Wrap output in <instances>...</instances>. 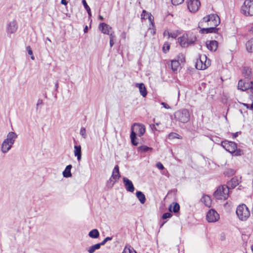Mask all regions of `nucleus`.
I'll return each mask as SVG.
<instances>
[{
  "mask_svg": "<svg viewBox=\"0 0 253 253\" xmlns=\"http://www.w3.org/2000/svg\"><path fill=\"white\" fill-rule=\"evenodd\" d=\"M220 22V18L216 14H211L202 19L199 27H207L201 29L202 33H215L217 30L216 27Z\"/></svg>",
  "mask_w": 253,
  "mask_h": 253,
  "instance_id": "1",
  "label": "nucleus"
},
{
  "mask_svg": "<svg viewBox=\"0 0 253 253\" xmlns=\"http://www.w3.org/2000/svg\"><path fill=\"white\" fill-rule=\"evenodd\" d=\"M221 146L227 151L234 156H241L243 154L241 150L237 149V144L234 142L225 140L221 142Z\"/></svg>",
  "mask_w": 253,
  "mask_h": 253,
  "instance_id": "2",
  "label": "nucleus"
},
{
  "mask_svg": "<svg viewBox=\"0 0 253 253\" xmlns=\"http://www.w3.org/2000/svg\"><path fill=\"white\" fill-rule=\"evenodd\" d=\"M229 187L226 185H220L218 187L213 193L214 198L217 200H225L229 196Z\"/></svg>",
  "mask_w": 253,
  "mask_h": 253,
  "instance_id": "3",
  "label": "nucleus"
},
{
  "mask_svg": "<svg viewBox=\"0 0 253 253\" xmlns=\"http://www.w3.org/2000/svg\"><path fill=\"white\" fill-rule=\"evenodd\" d=\"M174 117L176 121L185 124L190 120V116L187 109H182L174 113Z\"/></svg>",
  "mask_w": 253,
  "mask_h": 253,
  "instance_id": "4",
  "label": "nucleus"
},
{
  "mask_svg": "<svg viewBox=\"0 0 253 253\" xmlns=\"http://www.w3.org/2000/svg\"><path fill=\"white\" fill-rule=\"evenodd\" d=\"M236 212L239 219L242 221H246L250 216V211L245 204L239 205Z\"/></svg>",
  "mask_w": 253,
  "mask_h": 253,
  "instance_id": "5",
  "label": "nucleus"
},
{
  "mask_svg": "<svg viewBox=\"0 0 253 253\" xmlns=\"http://www.w3.org/2000/svg\"><path fill=\"white\" fill-rule=\"evenodd\" d=\"M241 11L246 16H253V0H245L241 6Z\"/></svg>",
  "mask_w": 253,
  "mask_h": 253,
  "instance_id": "6",
  "label": "nucleus"
},
{
  "mask_svg": "<svg viewBox=\"0 0 253 253\" xmlns=\"http://www.w3.org/2000/svg\"><path fill=\"white\" fill-rule=\"evenodd\" d=\"M121 177V174L119 171V167L118 165L115 166L114 167L112 175L107 181V186L108 188H111L115 183L119 180Z\"/></svg>",
  "mask_w": 253,
  "mask_h": 253,
  "instance_id": "7",
  "label": "nucleus"
},
{
  "mask_svg": "<svg viewBox=\"0 0 253 253\" xmlns=\"http://www.w3.org/2000/svg\"><path fill=\"white\" fill-rule=\"evenodd\" d=\"M210 65V60L207 61V57L205 55H201L200 59L197 60L196 68L198 70H205Z\"/></svg>",
  "mask_w": 253,
  "mask_h": 253,
  "instance_id": "8",
  "label": "nucleus"
},
{
  "mask_svg": "<svg viewBox=\"0 0 253 253\" xmlns=\"http://www.w3.org/2000/svg\"><path fill=\"white\" fill-rule=\"evenodd\" d=\"M134 133L135 135L139 137L142 136L145 132V127L144 125L134 123L131 127V133Z\"/></svg>",
  "mask_w": 253,
  "mask_h": 253,
  "instance_id": "9",
  "label": "nucleus"
},
{
  "mask_svg": "<svg viewBox=\"0 0 253 253\" xmlns=\"http://www.w3.org/2000/svg\"><path fill=\"white\" fill-rule=\"evenodd\" d=\"M187 7L189 11L195 13L197 12L201 5L200 1L199 0H188Z\"/></svg>",
  "mask_w": 253,
  "mask_h": 253,
  "instance_id": "10",
  "label": "nucleus"
},
{
  "mask_svg": "<svg viewBox=\"0 0 253 253\" xmlns=\"http://www.w3.org/2000/svg\"><path fill=\"white\" fill-rule=\"evenodd\" d=\"M18 29V23L16 20H12L6 24V32L8 35L15 33Z\"/></svg>",
  "mask_w": 253,
  "mask_h": 253,
  "instance_id": "11",
  "label": "nucleus"
},
{
  "mask_svg": "<svg viewBox=\"0 0 253 253\" xmlns=\"http://www.w3.org/2000/svg\"><path fill=\"white\" fill-rule=\"evenodd\" d=\"M206 217L209 222H215L219 219V215L214 210L211 209L207 212Z\"/></svg>",
  "mask_w": 253,
  "mask_h": 253,
  "instance_id": "12",
  "label": "nucleus"
},
{
  "mask_svg": "<svg viewBox=\"0 0 253 253\" xmlns=\"http://www.w3.org/2000/svg\"><path fill=\"white\" fill-rule=\"evenodd\" d=\"M123 182L126 187V190L130 192H133L134 191V187L132 182L131 180L128 179L127 177H123Z\"/></svg>",
  "mask_w": 253,
  "mask_h": 253,
  "instance_id": "13",
  "label": "nucleus"
},
{
  "mask_svg": "<svg viewBox=\"0 0 253 253\" xmlns=\"http://www.w3.org/2000/svg\"><path fill=\"white\" fill-rule=\"evenodd\" d=\"M13 145L4 139L1 144V151L2 153H7L12 148Z\"/></svg>",
  "mask_w": 253,
  "mask_h": 253,
  "instance_id": "14",
  "label": "nucleus"
},
{
  "mask_svg": "<svg viewBox=\"0 0 253 253\" xmlns=\"http://www.w3.org/2000/svg\"><path fill=\"white\" fill-rule=\"evenodd\" d=\"M17 138V134L14 131H10L7 133L4 140L13 145Z\"/></svg>",
  "mask_w": 253,
  "mask_h": 253,
  "instance_id": "15",
  "label": "nucleus"
},
{
  "mask_svg": "<svg viewBox=\"0 0 253 253\" xmlns=\"http://www.w3.org/2000/svg\"><path fill=\"white\" fill-rule=\"evenodd\" d=\"M206 44L208 49L211 51H215L218 46V42L216 41H208Z\"/></svg>",
  "mask_w": 253,
  "mask_h": 253,
  "instance_id": "16",
  "label": "nucleus"
},
{
  "mask_svg": "<svg viewBox=\"0 0 253 253\" xmlns=\"http://www.w3.org/2000/svg\"><path fill=\"white\" fill-rule=\"evenodd\" d=\"M141 16V18L148 19L152 26H154V17L150 13L147 12L145 10H143Z\"/></svg>",
  "mask_w": 253,
  "mask_h": 253,
  "instance_id": "17",
  "label": "nucleus"
},
{
  "mask_svg": "<svg viewBox=\"0 0 253 253\" xmlns=\"http://www.w3.org/2000/svg\"><path fill=\"white\" fill-rule=\"evenodd\" d=\"M99 29L105 34L109 35L112 28L108 24L104 23H101L99 26Z\"/></svg>",
  "mask_w": 253,
  "mask_h": 253,
  "instance_id": "18",
  "label": "nucleus"
},
{
  "mask_svg": "<svg viewBox=\"0 0 253 253\" xmlns=\"http://www.w3.org/2000/svg\"><path fill=\"white\" fill-rule=\"evenodd\" d=\"M201 201L207 207L210 208L211 206V200L209 196L203 195Z\"/></svg>",
  "mask_w": 253,
  "mask_h": 253,
  "instance_id": "19",
  "label": "nucleus"
},
{
  "mask_svg": "<svg viewBox=\"0 0 253 253\" xmlns=\"http://www.w3.org/2000/svg\"><path fill=\"white\" fill-rule=\"evenodd\" d=\"M178 42L180 45L183 47L188 46L187 34L183 35L182 37L178 38Z\"/></svg>",
  "mask_w": 253,
  "mask_h": 253,
  "instance_id": "20",
  "label": "nucleus"
},
{
  "mask_svg": "<svg viewBox=\"0 0 253 253\" xmlns=\"http://www.w3.org/2000/svg\"><path fill=\"white\" fill-rule=\"evenodd\" d=\"M135 86L139 88V90L140 94L144 97H145L147 94L146 88L145 85L143 83L136 84Z\"/></svg>",
  "mask_w": 253,
  "mask_h": 253,
  "instance_id": "21",
  "label": "nucleus"
},
{
  "mask_svg": "<svg viewBox=\"0 0 253 253\" xmlns=\"http://www.w3.org/2000/svg\"><path fill=\"white\" fill-rule=\"evenodd\" d=\"M74 155L77 157L78 161H80L82 158L81 146L80 145L74 146Z\"/></svg>",
  "mask_w": 253,
  "mask_h": 253,
  "instance_id": "22",
  "label": "nucleus"
},
{
  "mask_svg": "<svg viewBox=\"0 0 253 253\" xmlns=\"http://www.w3.org/2000/svg\"><path fill=\"white\" fill-rule=\"evenodd\" d=\"M249 87L248 84H246L243 80H241L239 81L238 84V89L241 90H247Z\"/></svg>",
  "mask_w": 253,
  "mask_h": 253,
  "instance_id": "23",
  "label": "nucleus"
},
{
  "mask_svg": "<svg viewBox=\"0 0 253 253\" xmlns=\"http://www.w3.org/2000/svg\"><path fill=\"white\" fill-rule=\"evenodd\" d=\"M136 196L140 201V203L143 204L146 201V197L145 195L141 191H137L136 192Z\"/></svg>",
  "mask_w": 253,
  "mask_h": 253,
  "instance_id": "24",
  "label": "nucleus"
},
{
  "mask_svg": "<svg viewBox=\"0 0 253 253\" xmlns=\"http://www.w3.org/2000/svg\"><path fill=\"white\" fill-rule=\"evenodd\" d=\"M72 167V165H68L66 167L65 170L63 171L62 173L64 177L67 178L70 177L72 176V174L71 172V169Z\"/></svg>",
  "mask_w": 253,
  "mask_h": 253,
  "instance_id": "25",
  "label": "nucleus"
},
{
  "mask_svg": "<svg viewBox=\"0 0 253 253\" xmlns=\"http://www.w3.org/2000/svg\"><path fill=\"white\" fill-rule=\"evenodd\" d=\"M242 73L246 78H250L251 77L252 71L249 67H245L243 69Z\"/></svg>",
  "mask_w": 253,
  "mask_h": 253,
  "instance_id": "26",
  "label": "nucleus"
},
{
  "mask_svg": "<svg viewBox=\"0 0 253 253\" xmlns=\"http://www.w3.org/2000/svg\"><path fill=\"white\" fill-rule=\"evenodd\" d=\"M180 63L178 60L173 59L171 61V68L173 71H176L178 70L180 66Z\"/></svg>",
  "mask_w": 253,
  "mask_h": 253,
  "instance_id": "27",
  "label": "nucleus"
},
{
  "mask_svg": "<svg viewBox=\"0 0 253 253\" xmlns=\"http://www.w3.org/2000/svg\"><path fill=\"white\" fill-rule=\"evenodd\" d=\"M173 205H171L169 207V210L170 211H172L173 212H177L179 211L180 209V206L179 204L177 203H173Z\"/></svg>",
  "mask_w": 253,
  "mask_h": 253,
  "instance_id": "28",
  "label": "nucleus"
},
{
  "mask_svg": "<svg viewBox=\"0 0 253 253\" xmlns=\"http://www.w3.org/2000/svg\"><path fill=\"white\" fill-rule=\"evenodd\" d=\"M101 244H96L91 246L87 249L88 253H93L96 250L100 248Z\"/></svg>",
  "mask_w": 253,
  "mask_h": 253,
  "instance_id": "29",
  "label": "nucleus"
},
{
  "mask_svg": "<svg viewBox=\"0 0 253 253\" xmlns=\"http://www.w3.org/2000/svg\"><path fill=\"white\" fill-rule=\"evenodd\" d=\"M247 92L250 94V99L252 101H253V81L251 82L250 85H249Z\"/></svg>",
  "mask_w": 253,
  "mask_h": 253,
  "instance_id": "30",
  "label": "nucleus"
},
{
  "mask_svg": "<svg viewBox=\"0 0 253 253\" xmlns=\"http://www.w3.org/2000/svg\"><path fill=\"white\" fill-rule=\"evenodd\" d=\"M88 236L91 238L96 239L99 237V233L97 229H94L89 232Z\"/></svg>",
  "mask_w": 253,
  "mask_h": 253,
  "instance_id": "31",
  "label": "nucleus"
},
{
  "mask_svg": "<svg viewBox=\"0 0 253 253\" xmlns=\"http://www.w3.org/2000/svg\"><path fill=\"white\" fill-rule=\"evenodd\" d=\"M246 48L248 51L250 52H253V38L247 42Z\"/></svg>",
  "mask_w": 253,
  "mask_h": 253,
  "instance_id": "32",
  "label": "nucleus"
},
{
  "mask_svg": "<svg viewBox=\"0 0 253 253\" xmlns=\"http://www.w3.org/2000/svg\"><path fill=\"white\" fill-rule=\"evenodd\" d=\"M152 148L147 146H141L138 147V150L141 153L151 152Z\"/></svg>",
  "mask_w": 253,
  "mask_h": 253,
  "instance_id": "33",
  "label": "nucleus"
},
{
  "mask_svg": "<svg viewBox=\"0 0 253 253\" xmlns=\"http://www.w3.org/2000/svg\"><path fill=\"white\" fill-rule=\"evenodd\" d=\"M187 41H188V46L191 44H193L195 43L196 41V37L195 35L189 36L187 34Z\"/></svg>",
  "mask_w": 253,
  "mask_h": 253,
  "instance_id": "34",
  "label": "nucleus"
},
{
  "mask_svg": "<svg viewBox=\"0 0 253 253\" xmlns=\"http://www.w3.org/2000/svg\"><path fill=\"white\" fill-rule=\"evenodd\" d=\"M130 138L131 139V142L133 145L136 146L138 145V142L137 141V138L134 133L133 132L130 133Z\"/></svg>",
  "mask_w": 253,
  "mask_h": 253,
  "instance_id": "35",
  "label": "nucleus"
},
{
  "mask_svg": "<svg viewBox=\"0 0 253 253\" xmlns=\"http://www.w3.org/2000/svg\"><path fill=\"white\" fill-rule=\"evenodd\" d=\"M228 187L231 186L232 188H234L238 184V180L237 178H233L231 179V180L228 183Z\"/></svg>",
  "mask_w": 253,
  "mask_h": 253,
  "instance_id": "36",
  "label": "nucleus"
},
{
  "mask_svg": "<svg viewBox=\"0 0 253 253\" xmlns=\"http://www.w3.org/2000/svg\"><path fill=\"white\" fill-rule=\"evenodd\" d=\"M123 253H137L135 250L130 246H126Z\"/></svg>",
  "mask_w": 253,
  "mask_h": 253,
  "instance_id": "37",
  "label": "nucleus"
},
{
  "mask_svg": "<svg viewBox=\"0 0 253 253\" xmlns=\"http://www.w3.org/2000/svg\"><path fill=\"white\" fill-rule=\"evenodd\" d=\"M83 4L84 8L86 10L87 13L88 14V16L90 17L91 16V10L90 7L87 5L85 0H83Z\"/></svg>",
  "mask_w": 253,
  "mask_h": 253,
  "instance_id": "38",
  "label": "nucleus"
},
{
  "mask_svg": "<svg viewBox=\"0 0 253 253\" xmlns=\"http://www.w3.org/2000/svg\"><path fill=\"white\" fill-rule=\"evenodd\" d=\"M170 43L168 42H166L164 44L163 49L165 53H167L169 49Z\"/></svg>",
  "mask_w": 253,
  "mask_h": 253,
  "instance_id": "39",
  "label": "nucleus"
},
{
  "mask_svg": "<svg viewBox=\"0 0 253 253\" xmlns=\"http://www.w3.org/2000/svg\"><path fill=\"white\" fill-rule=\"evenodd\" d=\"M176 60L179 61V63L180 64L185 61V57L182 54H179L175 59Z\"/></svg>",
  "mask_w": 253,
  "mask_h": 253,
  "instance_id": "40",
  "label": "nucleus"
},
{
  "mask_svg": "<svg viewBox=\"0 0 253 253\" xmlns=\"http://www.w3.org/2000/svg\"><path fill=\"white\" fill-rule=\"evenodd\" d=\"M178 136L179 135L177 133L174 132H171L169 134L168 138L169 139H172L174 138H179Z\"/></svg>",
  "mask_w": 253,
  "mask_h": 253,
  "instance_id": "41",
  "label": "nucleus"
},
{
  "mask_svg": "<svg viewBox=\"0 0 253 253\" xmlns=\"http://www.w3.org/2000/svg\"><path fill=\"white\" fill-rule=\"evenodd\" d=\"M80 134L82 135V136L84 138H86L87 134L86 133V129L84 127H81L80 131Z\"/></svg>",
  "mask_w": 253,
  "mask_h": 253,
  "instance_id": "42",
  "label": "nucleus"
},
{
  "mask_svg": "<svg viewBox=\"0 0 253 253\" xmlns=\"http://www.w3.org/2000/svg\"><path fill=\"white\" fill-rule=\"evenodd\" d=\"M26 50L28 52V53L31 55V58L32 60H35V57L33 55V51H32V50L31 48V47L30 46H28L26 47Z\"/></svg>",
  "mask_w": 253,
  "mask_h": 253,
  "instance_id": "43",
  "label": "nucleus"
},
{
  "mask_svg": "<svg viewBox=\"0 0 253 253\" xmlns=\"http://www.w3.org/2000/svg\"><path fill=\"white\" fill-rule=\"evenodd\" d=\"M184 0H171V2L173 5H177L181 4Z\"/></svg>",
  "mask_w": 253,
  "mask_h": 253,
  "instance_id": "44",
  "label": "nucleus"
},
{
  "mask_svg": "<svg viewBox=\"0 0 253 253\" xmlns=\"http://www.w3.org/2000/svg\"><path fill=\"white\" fill-rule=\"evenodd\" d=\"M171 216H172V214L170 213L166 212L163 214L162 218H163V219H167L168 218H170V217H171Z\"/></svg>",
  "mask_w": 253,
  "mask_h": 253,
  "instance_id": "45",
  "label": "nucleus"
},
{
  "mask_svg": "<svg viewBox=\"0 0 253 253\" xmlns=\"http://www.w3.org/2000/svg\"><path fill=\"white\" fill-rule=\"evenodd\" d=\"M112 237H106V238H105V239H104V240H103L101 243H98V244H101V245H105V243H106L107 241L111 240H112Z\"/></svg>",
  "mask_w": 253,
  "mask_h": 253,
  "instance_id": "46",
  "label": "nucleus"
},
{
  "mask_svg": "<svg viewBox=\"0 0 253 253\" xmlns=\"http://www.w3.org/2000/svg\"><path fill=\"white\" fill-rule=\"evenodd\" d=\"M177 36H178V33L177 31L170 33V37H171L173 39H175L177 37Z\"/></svg>",
  "mask_w": 253,
  "mask_h": 253,
  "instance_id": "47",
  "label": "nucleus"
},
{
  "mask_svg": "<svg viewBox=\"0 0 253 253\" xmlns=\"http://www.w3.org/2000/svg\"><path fill=\"white\" fill-rule=\"evenodd\" d=\"M243 105L246 106L247 108L250 109L251 110H253V103L251 105L247 103H243Z\"/></svg>",
  "mask_w": 253,
  "mask_h": 253,
  "instance_id": "48",
  "label": "nucleus"
},
{
  "mask_svg": "<svg viewBox=\"0 0 253 253\" xmlns=\"http://www.w3.org/2000/svg\"><path fill=\"white\" fill-rule=\"evenodd\" d=\"M156 166L160 169H164V166L160 162L157 163V164H156Z\"/></svg>",
  "mask_w": 253,
  "mask_h": 253,
  "instance_id": "49",
  "label": "nucleus"
},
{
  "mask_svg": "<svg viewBox=\"0 0 253 253\" xmlns=\"http://www.w3.org/2000/svg\"><path fill=\"white\" fill-rule=\"evenodd\" d=\"M161 104L166 109H170L171 108L165 102H161Z\"/></svg>",
  "mask_w": 253,
  "mask_h": 253,
  "instance_id": "50",
  "label": "nucleus"
},
{
  "mask_svg": "<svg viewBox=\"0 0 253 253\" xmlns=\"http://www.w3.org/2000/svg\"><path fill=\"white\" fill-rule=\"evenodd\" d=\"M170 32H169L168 30H165L164 32V36H168V38L170 37Z\"/></svg>",
  "mask_w": 253,
  "mask_h": 253,
  "instance_id": "51",
  "label": "nucleus"
},
{
  "mask_svg": "<svg viewBox=\"0 0 253 253\" xmlns=\"http://www.w3.org/2000/svg\"><path fill=\"white\" fill-rule=\"evenodd\" d=\"M42 101L41 99H39L38 100V102L37 104V107H38L40 105H42Z\"/></svg>",
  "mask_w": 253,
  "mask_h": 253,
  "instance_id": "52",
  "label": "nucleus"
},
{
  "mask_svg": "<svg viewBox=\"0 0 253 253\" xmlns=\"http://www.w3.org/2000/svg\"><path fill=\"white\" fill-rule=\"evenodd\" d=\"M121 37L123 38L124 39H126V33L125 32H123L121 35Z\"/></svg>",
  "mask_w": 253,
  "mask_h": 253,
  "instance_id": "53",
  "label": "nucleus"
},
{
  "mask_svg": "<svg viewBox=\"0 0 253 253\" xmlns=\"http://www.w3.org/2000/svg\"><path fill=\"white\" fill-rule=\"evenodd\" d=\"M61 3L65 5H66L67 4V1L66 0H61Z\"/></svg>",
  "mask_w": 253,
  "mask_h": 253,
  "instance_id": "54",
  "label": "nucleus"
},
{
  "mask_svg": "<svg viewBox=\"0 0 253 253\" xmlns=\"http://www.w3.org/2000/svg\"><path fill=\"white\" fill-rule=\"evenodd\" d=\"M109 35L110 36V40H114L115 36L112 34H111L110 33V34Z\"/></svg>",
  "mask_w": 253,
  "mask_h": 253,
  "instance_id": "55",
  "label": "nucleus"
},
{
  "mask_svg": "<svg viewBox=\"0 0 253 253\" xmlns=\"http://www.w3.org/2000/svg\"><path fill=\"white\" fill-rule=\"evenodd\" d=\"M114 44V40H110V45L111 47H112Z\"/></svg>",
  "mask_w": 253,
  "mask_h": 253,
  "instance_id": "56",
  "label": "nucleus"
},
{
  "mask_svg": "<svg viewBox=\"0 0 253 253\" xmlns=\"http://www.w3.org/2000/svg\"><path fill=\"white\" fill-rule=\"evenodd\" d=\"M238 132H236V133H234V134H233V138H236V137H237V136H238Z\"/></svg>",
  "mask_w": 253,
  "mask_h": 253,
  "instance_id": "57",
  "label": "nucleus"
},
{
  "mask_svg": "<svg viewBox=\"0 0 253 253\" xmlns=\"http://www.w3.org/2000/svg\"><path fill=\"white\" fill-rule=\"evenodd\" d=\"M87 31H88V27L87 26H86L85 27V28H84V33H86L87 32Z\"/></svg>",
  "mask_w": 253,
  "mask_h": 253,
  "instance_id": "58",
  "label": "nucleus"
},
{
  "mask_svg": "<svg viewBox=\"0 0 253 253\" xmlns=\"http://www.w3.org/2000/svg\"><path fill=\"white\" fill-rule=\"evenodd\" d=\"M99 19H100V20H103V16H101V15H99Z\"/></svg>",
  "mask_w": 253,
  "mask_h": 253,
  "instance_id": "59",
  "label": "nucleus"
},
{
  "mask_svg": "<svg viewBox=\"0 0 253 253\" xmlns=\"http://www.w3.org/2000/svg\"><path fill=\"white\" fill-rule=\"evenodd\" d=\"M251 31L253 32V23L252 24V26L251 27Z\"/></svg>",
  "mask_w": 253,
  "mask_h": 253,
  "instance_id": "60",
  "label": "nucleus"
},
{
  "mask_svg": "<svg viewBox=\"0 0 253 253\" xmlns=\"http://www.w3.org/2000/svg\"><path fill=\"white\" fill-rule=\"evenodd\" d=\"M58 84H55V87H56V88H57V87H58Z\"/></svg>",
  "mask_w": 253,
  "mask_h": 253,
  "instance_id": "61",
  "label": "nucleus"
},
{
  "mask_svg": "<svg viewBox=\"0 0 253 253\" xmlns=\"http://www.w3.org/2000/svg\"><path fill=\"white\" fill-rule=\"evenodd\" d=\"M159 124H159V123H156V126H159Z\"/></svg>",
  "mask_w": 253,
  "mask_h": 253,
  "instance_id": "62",
  "label": "nucleus"
},
{
  "mask_svg": "<svg viewBox=\"0 0 253 253\" xmlns=\"http://www.w3.org/2000/svg\"><path fill=\"white\" fill-rule=\"evenodd\" d=\"M252 252L253 253V245L252 246Z\"/></svg>",
  "mask_w": 253,
  "mask_h": 253,
  "instance_id": "63",
  "label": "nucleus"
},
{
  "mask_svg": "<svg viewBox=\"0 0 253 253\" xmlns=\"http://www.w3.org/2000/svg\"><path fill=\"white\" fill-rule=\"evenodd\" d=\"M153 127H154V129L157 130L156 128L154 126H153Z\"/></svg>",
  "mask_w": 253,
  "mask_h": 253,
  "instance_id": "64",
  "label": "nucleus"
}]
</instances>
